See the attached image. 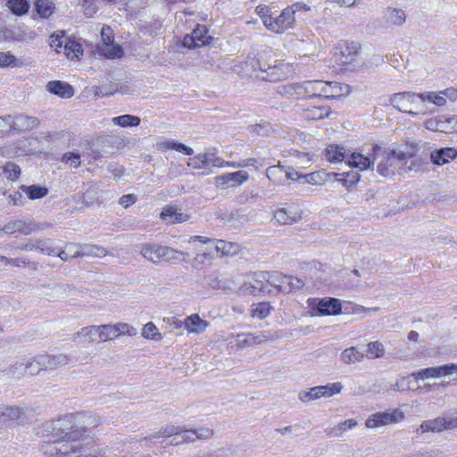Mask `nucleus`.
Listing matches in <instances>:
<instances>
[{
	"instance_id": "obj_37",
	"label": "nucleus",
	"mask_w": 457,
	"mask_h": 457,
	"mask_svg": "<svg viewBox=\"0 0 457 457\" xmlns=\"http://www.w3.org/2000/svg\"><path fill=\"white\" fill-rule=\"evenodd\" d=\"M326 158L330 162H340L345 159V152L343 147L329 145L326 149Z\"/></svg>"
},
{
	"instance_id": "obj_3",
	"label": "nucleus",
	"mask_w": 457,
	"mask_h": 457,
	"mask_svg": "<svg viewBox=\"0 0 457 457\" xmlns=\"http://www.w3.org/2000/svg\"><path fill=\"white\" fill-rule=\"evenodd\" d=\"M391 104L402 112L416 115L423 112L420 108L421 101L420 94L403 92L395 94L390 98Z\"/></svg>"
},
{
	"instance_id": "obj_22",
	"label": "nucleus",
	"mask_w": 457,
	"mask_h": 457,
	"mask_svg": "<svg viewBox=\"0 0 457 457\" xmlns=\"http://www.w3.org/2000/svg\"><path fill=\"white\" fill-rule=\"evenodd\" d=\"M278 93L287 97L305 98L304 82L283 85L279 87Z\"/></svg>"
},
{
	"instance_id": "obj_18",
	"label": "nucleus",
	"mask_w": 457,
	"mask_h": 457,
	"mask_svg": "<svg viewBox=\"0 0 457 457\" xmlns=\"http://www.w3.org/2000/svg\"><path fill=\"white\" fill-rule=\"evenodd\" d=\"M331 112L328 105H307L302 108V115L309 120H318L328 117Z\"/></svg>"
},
{
	"instance_id": "obj_24",
	"label": "nucleus",
	"mask_w": 457,
	"mask_h": 457,
	"mask_svg": "<svg viewBox=\"0 0 457 457\" xmlns=\"http://www.w3.org/2000/svg\"><path fill=\"white\" fill-rule=\"evenodd\" d=\"M78 246L81 249V251H75L72 253V257H104L107 254V251L104 247L99 245H83Z\"/></svg>"
},
{
	"instance_id": "obj_26",
	"label": "nucleus",
	"mask_w": 457,
	"mask_h": 457,
	"mask_svg": "<svg viewBox=\"0 0 457 457\" xmlns=\"http://www.w3.org/2000/svg\"><path fill=\"white\" fill-rule=\"evenodd\" d=\"M365 354L359 351L357 347L351 346L345 349L340 354V360L345 364H354L364 360Z\"/></svg>"
},
{
	"instance_id": "obj_61",
	"label": "nucleus",
	"mask_w": 457,
	"mask_h": 457,
	"mask_svg": "<svg viewBox=\"0 0 457 457\" xmlns=\"http://www.w3.org/2000/svg\"><path fill=\"white\" fill-rule=\"evenodd\" d=\"M181 440L178 442H170L171 445H179L180 443H186V442H194L196 439V436L195 433V430L193 429H186L183 430L181 428Z\"/></svg>"
},
{
	"instance_id": "obj_25",
	"label": "nucleus",
	"mask_w": 457,
	"mask_h": 457,
	"mask_svg": "<svg viewBox=\"0 0 457 457\" xmlns=\"http://www.w3.org/2000/svg\"><path fill=\"white\" fill-rule=\"evenodd\" d=\"M184 324L188 332L195 334L204 332L208 327V322L202 320L197 314L187 317Z\"/></svg>"
},
{
	"instance_id": "obj_36",
	"label": "nucleus",
	"mask_w": 457,
	"mask_h": 457,
	"mask_svg": "<svg viewBox=\"0 0 457 457\" xmlns=\"http://www.w3.org/2000/svg\"><path fill=\"white\" fill-rule=\"evenodd\" d=\"M299 400L303 403L318 400L324 397L323 388L321 386L312 387L309 391H302L298 395Z\"/></svg>"
},
{
	"instance_id": "obj_55",
	"label": "nucleus",
	"mask_w": 457,
	"mask_h": 457,
	"mask_svg": "<svg viewBox=\"0 0 457 457\" xmlns=\"http://www.w3.org/2000/svg\"><path fill=\"white\" fill-rule=\"evenodd\" d=\"M284 175V170L281 166H271L266 170L267 178L274 183H279Z\"/></svg>"
},
{
	"instance_id": "obj_45",
	"label": "nucleus",
	"mask_w": 457,
	"mask_h": 457,
	"mask_svg": "<svg viewBox=\"0 0 457 457\" xmlns=\"http://www.w3.org/2000/svg\"><path fill=\"white\" fill-rule=\"evenodd\" d=\"M284 278H287V276L286 275H282V274H278V275H275V276H272L269 282L270 284L278 288V291L280 292H283V293H289L290 292V287H287V281H286Z\"/></svg>"
},
{
	"instance_id": "obj_62",
	"label": "nucleus",
	"mask_w": 457,
	"mask_h": 457,
	"mask_svg": "<svg viewBox=\"0 0 457 457\" xmlns=\"http://www.w3.org/2000/svg\"><path fill=\"white\" fill-rule=\"evenodd\" d=\"M444 124L445 125V128H447V129L445 130V133L457 132V116H444Z\"/></svg>"
},
{
	"instance_id": "obj_34",
	"label": "nucleus",
	"mask_w": 457,
	"mask_h": 457,
	"mask_svg": "<svg viewBox=\"0 0 457 457\" xmlns=\"http://www.w3.org/2000/svg\"><path fill=\"white\" fill-rule=\"evenodd\" d=\"M386 353L384 344L379 341L370 342L367 345V351L365 357L368 359H379L383 358Z\"/></svg>"
},
{
	"instance_id": "obj_13",
	"label": "nucleus",
	"mask_w": 457,
	"mask_h": 457,
	"mask_svg": "<svg viewBox=\"0 0 457 457\" xmlns=\"http://www.w3.org/2000/svg\"><path fill=\"white\" fill-rule=\"evenodd\" d=\"M248 179L249 175L247 171L238 170L216 177L215 184L217 187H221L225 185H229L230 187H237L247 181Z\"/></svg>"
},
{
	"instance_id": "obj_52",
	"label": "nucleus",
	"mask_w": 457,
	"mask_h": 457,
	"mask_svg": "<svg viewBox=\"0 0 457 457\" xmlns=\"http://www.w3.org/2000/svg\"><path fill=\"white\" fill-rule=\"evenodd\" d=\"M266 338L264 336H253V335H247L245 338L239 340L237 342V346L242 349L246 346H251L253 345H259L262 342H265Z\"/></svg>"
},
{
	"instance_id": "obj_56",
	"label": "nucleus",
	"mask_w": 457,
	"mask_h": 457,
	"mask_svg": "<svg viewBox=\"0 0 457 457\" xmlns=\"http://www.w3.org/2000/svg\"><path fill=\"white\" fill-rule=\"evenodd\" d=\"M62 162L71 168H78L80 165V155L78 153L68 152L62 155Z\"/></svg>"
},
{
	"instance_id": "obj_49",
	"label": "nucleus",
	"mask_w": 457,
	"mask_h": 457,
	"mask_svg": "<svg viewBox=\"0 0 457 457\" xmlns=\"http://www.w3.org/2000/svg\"><path fill=\"white\" fill-rule=\"evenodd\" d=\"M40 451L47 457H61L57 440L42 444Z\"/></svg>"
},
{
	"instance_id": "obj_16",
	"label": "nucleus",
	"mask_w": 457,
	"mask_h": 457,
	"mask_svg": "<svg viewBox=\"0 0 457 457\" xmlns=\"http://www.w3.org/2000/svg\"><path fill=\"white\" fill-rule=\"evenodd\" d=\"M341 312V303L338 299L328 298L319 300L316 303L317 315H336Z\"/></svg>"
},
{
	"instance_id": "obj_63",
	"label": "nucleus",
	"mask_w": 457,
	"mask_h": 457,
	"mask_svg": "<svg viewBox=\"0 0 457 457\" xmlns=\"http://www.w3.org/2000/svg\"><path fill=\"white\" fill-rule=\"evenodd\" d=\"M286 281H287V287H290V292L293 291V290H298L300 288H302L304 285V283L303 282V280H301L300 278H296V277H293V276H287V278H284Z\"/></svg>"
},
{
	"instance_id": "obj_4",
	"label": "nucleus",
	"mask_w": 457,
	"mask_h": 457,
	"mask_svg": "<svg viewBox=\"0 0 457 457\" xmlns=\"http://www.w3.org/2000/svg\"><path fill=\"white\" fill-rule=\"evenodd\" d=\"M335 56L338 64L354 67L360 63V46L355 42H340L335 49Z\"/></svg>"
},
{
	"instance_id": "obj_8",
	"label": "nucleus",
	"mask_w": 457,
	"mask_h": 457,
	"mask_svg": "<svg viewBox=\"0 0 457 457\" xmlns=\"http://www.w3.org/2000/svg\"><path fill=\"white\" fill-rule=\"evenodd\" d=\"M170 252V246L161 245L156 243H144L139 245L140 254L154 263L164 260L165 255Z\"/></svg>"
},
{
	"instance_id": "obj_60",
	"label": "nucleus",
	"mask_w": 457,
	"mask_h": 457,
	"mask_svg": "<svg viewBox=\"0 0 457 457\" xmlns=\"http://www.w3.org/2000/svg\"><path fill=\"white\" fill-rule=\"evenodd\" d=\"M170 253H168L165 255L164 260L165 261H184L188 256L187 253H184L182 251L175 250L171 247H170Z\"/></svg>"
},
{
	"instance_id": "obj_9",
	"label": "nucleus",
	"mask_w": 457,
	"mask_h": 457,
	"mask_svg": "<svg viewBox=\"0 0 457 457\" xmlns=\"http://www.w3.org/2000/svg\"><path fill=\"white\" fill-rule=\"evenodd\" d=\"M457 373V364L451 363L438 367H430L413 372L411 376L419 379H426L429 378H439L442 376H451Z\"/></svg>"
},
{
	"instance_id": "obj_53",
	"label": "nucleus",
	"mask_w": 457,
	"mask_h": 457,
	"mask_svg": "<svg viewBox=\"0 0 457 457\" xmlns=\"http://www.w3.org/2000/svg\"><path fill=\"white\" fill-rule=\"evenodd\" d=\"M3 170L6 178L10 180H16L21 175V168L13 162H7L4 167Z\"/></svg>"
},
{
	"instance_id": "obj_48",
	"label": "nucleus",
	"mask_w": 457,
	"mask_h": 457,
	"mask_svg": "<svg viewBox=\"0 0 457 457\" xmlns=\"http://www.w3.org/2000/svg\"><path fill=\"white\" fill-rule=\"evenodd\" d=\"M36 251L45 253L47 255H54L56 253V248L53 246L52 241L50 239H37Z\"/></svg>"
},
{
	"instance_id": "obj_38",
	"label": "nucleus",
	"mask_w": 457,
	"mask_h": 457,
	"mask_svg": "<svg viewBox=\"0 0 457 457\" xmlns=\"http://www.w3.org/2000/svg\"><path fill=\"white\" fill-rule=\"evenodd\" d=\"M420 101L422 103H431L436 106H444L446 104V100L444 98V96L441 94V91L438 92H424L420 94Z\"/></svg>"
},
{
	"instance_id": "obj_29",
	"label": "nucleus",
	"mask_w": 457,
	"mask_h": 457,
	"mask_svg": "<svg viewBox=\"0 0 457 457\" xmlns=\"http://www.w3.org/2000/svg\"><path fill=\"white\" fill-rule=\"evenodd\" d=\"M215 250L220 253L221 256H233L241 251V246L235 242H227L225 240H217Z\"/></svg>"
},
{
	"instance_id": "obj_7",
	"label": "nucleus",
	"mask_w": 457,
	"mask_h": 457,
	"mask_svg": "<svg viewBox=\"0 0 457 457\" xmlns=\"http://www.w3.org/2000/svg\"><path fill=\"white\" fill-rule=\"evenodd\" d=\"M2 39L10 43H28L34 40L37 33L21 27L4 28L0 32Z\"/></svg>"
},
{
	"instance_id": "obj_10",
	"label": "nucleus",
	"mask_w": 457,
	"mask_h": 457,
	"mask_svg": "<svg viewBox=\"0 0 457 457\" xmlns=\"http://www.w3.org/2000/svg\"><path fill=\"white\" fill-rule=\"evenodd\" d=\"M71 358L65 353L41 354L37 356V364L43 366L45 370H54L69 364Z\"/></svg>"
},
{
	"instance_id": "obj_41",
	"label": "nucleus",
	"mask_w": 457,
	"mask_h": 457,
	"mask_svg": "<svg viewBox=\"0 0 457 457\" xmlns=\"http://www.w3.org/2000/svg\"><path fill=\"white\" fill-rule=\"evenodd\" d=\"M21 61L18 60L10 52H0V68L21 67Z\"/></svg>"
},
{
	"instance_id": "obj_58",
	"label": "nucleus",
	"mask_w": 457,
	"mask_h": 457,
	"mask_svg": "<svg viewBox=\"0 0 457 457\" xmlns=\"http://www.w3.org/2000/svg\"><path fill=\"white\" fill-rule=\"evenodd\" d=\"M270 306L266 303H261L254 309H253L252 315L259 319H263L270 314Z\"/></svg>"
},
{
	"instance_id": "obj_40",
	"label": "nucleus",
	"mask_w": 457,
	"mask_h": 457,
	"mask_svg": "<svg viewBox=\"0 0 457 457\" xmlns=\"http://www.w3.org/2000/svg\"><path fill=\"white\" fill-rule=\"evenodd\" d=\"M141 335L146 339L155 341H160L162 338V334L159 332L155 324L151 321L144 325Z\"/></svg>"
},
{
	"instance_id": "obj_43",
	"label": "nucleus",
	"mask_w": 457,
	"mask_h": 457,
	"mask_svg": "<svg viewBox=\"0 0 457 457\" xmlns=\"http://www.w3.org/2000/svg\"><path fill=\"white\" fill-rule=\"evenodd\" d=\"M14 125L21 129H29L37 125V120L27 115H18L14 118Z\"/></svg>"
},
{
	"instance_id": "obj_19",
	"label": "nucleus",
	"mask_w": 457,
	"mask_h": 457,
	"mask_svg": "<svg viewBox=\"0 0 457 457\" xmlns=\"http://www.w3.org/2000/svg\"><path fill=\"white\" fill-rule=\"evenodd\" d=\"M160 217L162 220L170 224L182 223L190 219L189 214L180 212L177 207L173 206L163 208Z\"/></svg>"
},
{
	"instance_id": "obj_50",
	"label": "nucleus",
	"mask_w": 457,
	"mask_h": 457,
	"mask_svg": "<svg viewBox=\"0 0 457 457\" xmlns=\"http://www.w3.org/2000/svg\"><path fill=\"white\" fill-rule=\"evenodd\" d=\"M115 327L117 337L122 335H128L129 337L136 336L137 331V328L126 322H118L113 324Z\"/></svg>"
},
{
	"instance_id": "obj_27",
	"label": "nucleus",
	"mask_w": 457,
	"mask_h": 457,
	"mask_svg": "<svg viewBox=\"0 0 457 457\" xmlns=\"http://www.w3.org/2000/svg\"><path fill=\"white\" fill-rule=\"evenodd\" d=\"M445 419L444 416L437 417L433 420H428L421 423L420 426L418 431L421 433L425 432H441L443 430H445Z\"/></svg>"
},
{
	"instance_id": "obj_35",
	"label": "nucleus",
	"mask_w": 457,
	"mask_h": 457,
	"mask_svg": "<svg viewBox=\"0 0 457 457\" xmlns=\"http://www.w3.org/2000/svg\"><path fill=\"white\" fill-rule=\"evenodd\" d=\"M140 118L130 114H124L112 119V122L122 128L126 127H137L140 124Z\"/></svg>"
},
{
	"instance_id": "obj_17",
	"label": "nucleus",
	"mask_w": 457,
	"mask_h": 457,
	"mask_svg": "<svg viewBox=\"0 0 457 457\" xmlns=\"http://www.w3.org/2000/svg\"><path fill=\"white\" fill-rule=\"evenodd\" d=\"M46 90L61 98H71L74 95V88L67 82L51 80L47 82Z\"/></svg>"
},
{
	"instance_id": "obj_20",
	"label": "nucleus",
	"mask_w": 457,
	"mask_h": 457,
	"mask_svg": "<svg viewBox=\"0 0 457 457\" xmlns=\"http://www.w3.org/2000/svg\"><path fill=\"white\" fill-rule=\"evenodd\" d=\"M350 92L351 87L349 85L339 82H327V87H325V91H323L325 98L346 96Z\"/></svg>"
},
{
	"instance_id": "obj_14",
	"label": "nucleus",
	"mask_w": 457,
	"mask_h": 457,
	"mask_svg": "<svg viewBox=\"0 0 457 457\" xmlns=\"http://www.w3.org/2000/svg\"><path fill=\"white\" fill-rule=\"evenodd\" d=\"M207 29L204 25H197L191 36L184 37V45L189 48L199 47L209 43L210 37H206Z\"/></svg>"
},
{
	"instance_id": "obj_44",
	"label": "nucleus",
	"mask_w": 457,
	"mask_h": 457,
	"mask_svg": "<svg viewBox=\"0 0 457 457\" xmlns=\"http://www.w3.org/2000/svg\"><path fill=\"white\" fill-rule=\"evenodd\" d=\"M6 5L16 15L26 13L29 7L28 2L25 0H9Z\"/></svg>"
},
{
	"instance_id": "obj_21",
	"label": "nucleus",
	"mask_w": 457,
	"mask_h": 457,
	"mask_svg": "<svg viewBox=\"0 0 457 457\" xmlns=\"http://www.w3.org/2000/svg\"><path fill=\"white\" fill-rule=\"evenodd\" d=\"M457 156V151L453 147H445L435 150L430 154V159L434 164L444 165Z\"/></svg>"
},
{
	"instance_id": "obj_46",
	"label": "nucleus",
	"mask_w": 457,
	"mask_h": 457,
	"mask_svg": "<svg viewBox=\"0 0 457 457\" xmlns=\"http://www.w3.org/2000/svg\"><path fill=\"white\" fill-rule=\"evenodd\" d=\"M424 126L426 129L432 131H439L445 133V130L447 129L444 124V116L428 119L424 122Z\"/></svg>"
},
{
	"instance_id": "obj_5",
	"label": "nucleus",
	"mask_w": 457,
	"mask_h": 457,
	"mask_svg": "<svg viewBox=\"0 0 457 457\" xmlns=\"http://www.w3.org/2000/svg\"><path fill=\"white\" fill-rule=\"evenodd\" d=\"M295 23V17L294 16V11H291L287 7L285 8L278 17L265 18L264 21V26L275 33H283L287 29H293Z\"/></svg>"
},
{
	"instance_id": "obj_64",
	"label": "nucleus",
	"mask_w": 457,
	"mask_h": 457,
	"mask_svg": "<svg viewBox=\"0 0 457 457\" xmlns=\"http://www.w3.org/2000/svg\"><path fill=\"white\" fill-rule=\"evenodd\" d=\"M445 419V430H452L457 428V415L448 414L444 415Z\"/></svg>"
},
{
	"instance_id": "obj_23",
	"label": "nucleus",
	"mask_w": 457,
	"mask_h": 457,
	"mask_svg": "<svg viewBox=\"0 0 457 457\" xmlns=\"http://www.w3.org/2000/svg\"><path fill=\"white\" fill-rule=\"evenodd\" d=\"M327 82L323 80L304 81L305 97H324Z\"/></svg>"
},
{
	"instance_id": "obj_42",
	"label": "nucleus",
	"mask_w": 457,
	"mask_h": 457,
	"mask_svg": "<svg viewBox=\"0 0 457 457\" xmlns=\"http://www.w3.org/2000/svg\"><path fill=\"white\" fill-rule=\"evenodd\" d=\"M64 54L69 59L79 58L82 54L80 44L75 41H65Z\"/></svg>"
},
{
	"instance_id": "obj_54",
	"label": "nucleus",
	"mask_w": 457,
	"mask_h": 457,
	"mask_svg": "<svg viewBox=\"0 0 457 457\" xmlns=\"http://www.w3.org/2000/svg\"><path fill=\"white\" fill-rule=\"evenodd\" d=\"M81 11L87 17H93L97 12L96 0H80Z\"/></svg>"
},
{
	"instance_id": "obj_12",
	"label": "nucleus",
	"mask_w": 457,
	"mask_h": 457,
	"mask_svg": "<svg viewBox=\"0 0 457 457\" xmlns=\"http://www.w3.org/2000/svg\"><path fill=\"white\" fill-rule=\"evenodd\" d=\"M26 409L19 406H0V424L8 422H22L26 418Z\"/></svg>"
},
{
	"instance_id": "obj_6",
	"label": "nucleus",
	"mask_w": 457,
	"mask_h": 457,
	"mask_svg": "<svg viewBox=\"0 0 457 457\" xmlns=\"http://www.w3.org/2000/svg\"><path fill=\"white\" fill-rule=\"evenodd\" d=\"M403 419V412L398 409H395L391 412H376L370 415L367 419L365 425L369 428H376L378 427L400 422Z\"/></svg>"
},
{
	"instance_id": "obj_31",
	"label": "nucleus",
	"mask_w": 457,
	"mask_h": 457,
	"mask_svg": "<svg viewBox=\"0 0 457 457\" xmlns=\"http://www.w3.org/2000/svg\"><path fill=\"white\" fill-rule=\"evenodd\" d=\"M258 65L260 71L266 73V75L262 76V79L269 81H276L279 79L280 76L278 71L281 63H278V61H275V64L273 65L262 63L261 61H258Z\"/></svg>"
},
{
	"instance_id": "obj_32",
	"label": "nucleus",
	"mask_w": 457,
	"mask_h": 457,
	"mask_svg": "<svg viewBox=\"0 0 457 457\" xmlns=\"http://www.w3.org/2000/svg\"><path fill=\"white\" fill-rule=\"evenodd\" d=\"M33 230L30 224L26 223L23 220H14L6 223L3 231L6 234H13L17 231L21 232L24 235H29Z\"/></svg>"
},
{
	"instance_id": "obj_1",
	"label": "nucleus",
	"mask_w": 457,
	"mask_h": 457,
	"mask_svg": "<svg viewBox=\"0 0 457 457\" xmlns=\"http://www.w3.org/2000/svg\"><path fill=\"white\" fill-rule=\"evenodd\" d=\"M97 417L87 412L68 413L46 424L58 442L61 457H76L86 451L93 437L91 429L98 427Z\"/></svg>"
},
{
	"instance_id": "obj_15",
	"label": "nucleus",
	"mask_w": 457,
	"mask_h": 457,
	"mask_svg": "<svg viewBox=\"0 0 457 457\" xmlns=\"http://www.w3.org/2000/svg\"><path fill=\"white\" fill-rule=\"evenodd\" d=\"M383 21L389 27H399L406 21V13L401 8L388 6L384 12Z\"/></svg>"
},
{
	"instance_id": "obj_28",
	"label": "nucleus",
	"mask_w": 457,
	"mask_h": 457,
	"mask_svg": "<svg viewBox=\"0 0 457 457\" xmlns=\"http://www.w3.org/2000/svg\"><path fill=\"white\" fill-rule=\"evenodd\" d=\"M274 219L278 223L287 225L299 220L301 214L286 208H281L275 212Z\"/></svg>"
},
{
	"instance_id": "obj_59",
	"label": "nucleus",
	"mask_w": 457,
	"mask_h": 457,
	"mask_svg": "<svg viewBox=\"0 0 457 457\" xmlns=\"http://www.w3.org/2000/svg\"><path fill=\"white\" fill-rule=\"evenodd\" d=\"M26 370H29L30 375L38 374L41 370H45L43 366L37 364V356L30 359L25 363Z\"/></svg>"
},
{
	"instance_id": "obj_51",
	"label": "nucleus",
	"mask_w": 457,
	"mask_h": 457,
	"mask_svg": "<svg viewBox=\"0 0 457 457\" xmlns=\"http://www.w3.org/2000/svg\"><path fill=\"white\" fill-rule=\"evenodd\" d=\"M163 147L167 149L176 150L187 155H192L194 154V150L191 147L176 141H167L163 143Z\"/></svg>"
},
{
	"instance_id": "obj_47",
	"label": "nucleus",
	"mask_w": 457,
	"mask_h": 457,
	"mask_svg": "<svg viewBox=\"0 0 457 457\" xmlns=\"http://www.w3.org/2000/svg\"><path fill=\"white\" fill-rule=\"evenodd\" d=\"M117 338L113 324L100 325V342H106Z\"/></svg>"
},
{
	"instance_id": "obj_11",
	"label": "nucleus",
	"mask_w": 457,
	"mask_h": 457,
	"mask_svg": "<svg viewBox=\"0 0 457 457\" xmlns=\"http://www.w3.org/2000/svg\"><path fill=\"white\" fill-rule=\"evenodd\" d=\"M101 36L103 40V45L99 46V51L104 56L107 57H120L122 55V48L116 45L112 44V29L110 27H104L101 30Z\"/></svg>"
},
{
	"instance_id": "obj_57",
	"label": "nucleus",
	"mask_w": 457,
	"mask_h": 457,
	"mask_svg": "<svg viewBox=\"0 0 457 457\" xmlns=\"http://www.w3.org/2000/svg\"><path fill=\"white\" fill-rule=\"evenodd\" d=\"M323 388L324 397H330L334 395L339 394L343 389V385L340 382L321 386Z\"/></svg>"
},
{
	"instance_id": "obj_30",
	"label": "nucleus",
	"mask_w": 457,
	"mask_h": 457,
	"mask_svg": "<svg viewBox=\"0 0 457 457\" xmlns=\"http://www.w3.org/2000/svg\"><path fill=\"white\" fill-rule=\"evenodd\" d=\"M76 338H82L90 343L99 341L100 342V326H87L81 328L75 334Z\"/></svg>"
},
{
	"instance_id": "obj_2",
	"label": "nucleus",
	"mask_w": 457,
	"mask_h": 457,
	"mask_svg": "<svg viewBox=\"0 0 457 457\" xmlns=\"http://www.w3.org/2000/svg\"><path fill=\"white\" fill-rule=\"evenodd\" d=\"M417 152V146L411 145V149L407 151H382L378 145H372L367 149L365 154L353 153L347 162L349 166L366 170L374 165L375 160L381 156V160L377 166V171L383 177H391L395 175L396 170V162H403L407 159L411 158Z\"/></svg>"
},
{
	"instance_id": "obj_39",
	"label": "nucleus",
	"mask_w": 457,
	"mask_h": 457,
	"mask_svg": "<svg viewBox=\"0 0 457 457\" xmlns=\"http://www.w3.org/2000/svg\"><path fill=\"white\" fill-rule=\"evenodd\" d=\"M35 7L42 18H48L54 10V4L51 0H37Z\"/></svg>"
},
{
	"instance_id": "obj_33",
	"label": "nucleus",
	"mask_w": 457,
	"mask_h": 457,
	"mask_svg": "<svg viewBox=\"0 0 457 457\" xmlns=\"http://www.w3.org/2000/svg\"><path fill=\"white\" fill-rule=\"evenodd\" d=\"M20 188L31 200L41 199L48 194V189L46 187L22 185Z\"/></svg>"
}]
</instances>
